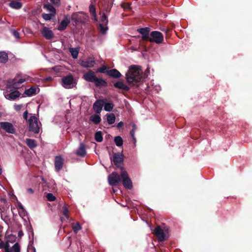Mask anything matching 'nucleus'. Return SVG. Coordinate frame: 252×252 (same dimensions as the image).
Wrapping results in <instances>:
<instances>
[{"instance_id":"1","label":"nucleus","mask_w":252,"mask_h":252,"mask_svg":"<svg viewBox=\"0 0 252 252\" xmlns=\"http://www.w3.org/2000/svg\"><path fill=\"white\" fill-rule=\"evenodd\" d=\"M126 76L128 83L135 85L141 81L142 77V72L140 67L136 65H130Z\"/></svg>"},{"instance_id":"2","label":"nucleus","mask_w":252,"mask_h":252,"mask_svg":"<svg viewBox=\"0 0 252 252\" xmlns=\"http://www.w3.org/2000/svg\"><path fill=\"white\" fill-rule=\"evenodd\" d=\"M31 117L28 119V130L29 131L34 133H38L40 131L41 123L38 121V118L32 114H30Z\"/></svg>"},{"instance_id":"3","label":"nucleus","mask_w":252,"mask_h":252,"mask_svg":"<svg viewBox=\"0 0 252 252\" xmlns=\"http://www.w3.org/2000/svg\"><path fill=\"white\" fill-rule=\"evenodd\" d=\"M75 84V81L71 74H69L62 78V85L66 89L72 88Z\"/></svg>"},{"instance_id":"4","label":"nucleus","mask_w":252,"mask_h":252,"mask_svg":"<svg viewBox=\"0 0 252 252\" xmlns=\"http://www.w3.org/2000/svg\"><path fill=\"white\" fill-rule=\"evenodd\" d=\"M148 41L157 44L161 43L163 41V35L158 31H153L150 33Z\"/></svg>"},{"instance_id":"5","label":"nucleus","mask_w":252,"mask_h":252,"mask_svg":"<svg viewBox=\"0 0 252 252\" xmlns=\"http://www.w3.org/2000/svg\"><path fill=\"white\" fill-rule=\"evenodd\" d=\"M19 77L20 75H18L14 79L8 80L7 82V88L9 89L13 88L14 89L19 88L20 84L25 81V79H19Z\"/></svg>"},{"instance_id":"6","label":"nucleus","mask_w":252,"mask_h":252,"mask_svg":"<svg viewBox=\"0 0 252 252\" xmlns=\"http://www.w3.org/2000/svg\"><path fill=\"white\" fill-rule=\"evenodd\" d=\"M121 179L124 187L128 189L132 188V182L128 177V174L126 171H122L121 172Z\"/></svg>"},{"instance_id":"7","label":"nucleus","mask_w":252,"mask_h":252,"mask_svg":"<svg viewBox=\"0 0 252 252\" xmlns=\"http://www.w3.org/2000/svg\"><path fill=\"white\" fill-rule=\"evenodd\" d=\"M113 161L115 165L121 171H123L124 167L122 164L124 162V155L120 153H114L113 155Z\"/></svg>"},{"instance_id":"8","label":"nucleus","mask_w":252,"mask_h":252,"mask_svg":"<svg viewBox=\"0 0 252 252\" xmlns=\"http://www.w3.org/2000/svg\"><path fill=\"white\" fill-rule=\"evenodd\" d=\"M121 176L116 172H113L108 177V183L112 186L118 185L121 182Z\"/></svg>"},{"instance_id":"9","label":"nucleus","mask_w":252,"mask_h":252,"mask_svg":"<svg viewBox=\"0 0 252 252\" xmlns=\"http://www.w3.org/2000/svg\"><path fill=\"white\" fill-rule=\"evenodd\" d=\"M0 128L5 130L9 133L14 134L16 132L15 128L11 123L8 122H0Z\"/></svg>"},{"instance_id":"10","label":"nucleus","mask_w":252,"mask_h":252,"mask_svg":"<svg viewBox=\"0 0 252 252\" xmlns=\"http://www.w3.org/2000/svg\"><path fill=\"white\" fill-rule=\"evenodd\" d=\"M154 234L159 242L164 241L166 239L165 234L160 226H158L155 228Z\"/></svg>"},{"instance_id":"11","label":"nucleus","mask_w":252,"mask_h":252,"mask_svg":"<svg viewBox=\"0 0 252 252\" xmlns=\"http://www.w3.org/2000/svg\"><path fill=\"white\" fill-rule=\"evenodd\" d=\"M95 62L94 58L89 57L86 60H81L80 61V65L86 68H92L95 64Z\"/></svg>"},{"instance_id":"12","label":"nucleus","mask_w":252,"mask_h":252,"mask_svg":"<svg viewBox=\"0 0 252 252\" xmlns=\"http://www.w3.org/2000/svg\"><path fill=\"white\" fill-rule=\"evenodd\" d=\"M71 20L74 22L75 25L79 23H84V16L82 13H73L71 15Z\"/></svg>"},{"instance_id":"13","label":"nucleus","mask_w":252,"mask_h":252,"mask_svg":"<svg viewBox=\"0 0 252 252\" xmlns=\"http://www.w3.org/2000/svg\"><path fill=\"white\" fill-rule=\"evenodd\" d=\"M137 31L141 33L142 36V40L144 41H148L149 36V32L150 29L148 27L142 28L138 29Z\"/></svg>"},{"instance_id":"14","label":"nucleus","mask_w":252,"mask_h":252,"mask_svg":"<svg viewBox=\"0 0 252 252\" xmlns=\"http://www.w3.org/2000/svg\"><path fill=\"white\" fill-rule=\"evenodd\" d=\"M41 33L42 35L47 39H51L54 36V34L52 31L46 27H44L41 30Z\"/></svg>"},{"instance_id":"15","label":"nucleus","mask_w":252,"mask_h":252,"mask_svg":"<svg viewBox=\"0 0 252 252\" xmlns=\"http://www.w3.org/2000/svg\"><path fill=\"white\" fill-rule=\"evenodd\" d=\"M64 160L63 158L60 156H58L55 158V167L56 171L59 172L63 168Z\"/></svg>"},{"instance_id":"16","label":"nucleus","mask_w":252,"mask_h":252,"mask_svg":"<svg viewBox=\"0 0 252 252\" xmlns=\"http://www.w3.org/2000/svg\"><path fill=\"white\" fill-rule=\"evenodd\" d=\"M104 105V100H97L93 104V109L96 114H100Z\"/></svg>"},{"instance_id":"17","label":"nucleus","mask_w":252,"mask_h":252,"mask_svg":"<svg viewBox=\"0 0 252 252\" xmlns=\"http://www.w3.org/2000/svg\"><path fill=\"white\" fill-rule=\"evenodd\" d=\"M95 72L92 70H89L83 75V78L87 82L93 83L96 78Z\"/></svg>"},{"instance_id":"18","label":"nucleus","mask_w":252,"mask_h":252,"mask_svg":"<svg viewBox=\"0 0 252 252\" xmlns=\"http://www.w3.org/2000/svg\"><path fill=\"white\" fill-rule=\"evenodd\" d=\"M69 23L70 20L65 17L58 26V30L60 31L65 30Z\"/></svg>"},{"instance_id":"19","label":"nucleus","mask_w":252,"mask_h":252,"mask_svg":"<svg viewBox=\"0 0 252 252\" xmlns=\"http://www.w3.org/2000/svg\"><path fill=\"white\" fill-rule=\"evenodd\" d=\"M106 75L114 78H119L121 76V73L116 69H112L108 70L106 72Z\"/></svg>"},{"instance_id":"20","label":"nucleus","mask_w":252,"mask_h":252,"mask_svg":"<svg viewBox=\"0 0 252 252\" xmlns=\"http://www.w3.org/2000/svg\"><path fill=\"white\" fill-rule=\"evenodd\" d=\"M96 87H106L107 86V82L102 78H98L97 77L95 79L94 82Z\"/></svg>"},{"instance_id":"21","label":"nucleus","mask_w":252,"mask_h":252,"mask_svg":"<svg viewBox=\"0 0 252 252\" xmlns=\"http://www.w3.org/2000/svg\"><path fill=\"white\" fill-rule=\"evenodd\" d=\"M114 86L116 88L121 89L125 91H128L129 90V87L122 81L116 82L114 84Z\"/></svg>"},{"instance_id":"22","label":"nucleus","mask_w":252,"mask_h":252,"mask_svg":"<svg viewBox=\"0 0 252 252\" xmlns=\"http://www.w3.org/2000/svg\"><path fill=\"white\" fill-rule=\"evenodd\" d=\"M20 95V93L18 91H15L14 92H11L8 94L5 95V97L6 99L9 100H15L17 98L19 97Z\"/></svg>"},{"instance_id":"23","label":"nucleus","mask_w":252,"mask_h":252,"mask_svg":"<svg viewBox=\"0 0 252 252\" xmlns=\"http://www.w3.org/2000/svg\"><path fill=\"white\" fill-rule=\"evenodd\" d=\"M76 154L77 155L82 157L85 156L86 155V151L84 144L82 143L80 144L79 149L76 152Z\"/></svg>"},{"instance_id":"24","label":"nucleus","mask_w":252,"mask_h":252,"mask_svg":"<svg viewBox=\"0 0 252 252\" xmlns=\"http://www.w3.org/2000/svg\"><path fill=\"white\" fill-rule=\"evenodd\" d=\"M98 114L96 113V114L93 115L90 117V120L95 125H98L101 122V119Z\"/></svg>"},{"instance_id":"25","label":"nucleus","mask_w":252,"mask_h":252,"mask_svg":"<svg viewBox=\"0 0 252 252\" xmlns=\"http://www.w3.org/2000/svg\"><path fill=\"white\" fill-rule=\"evenodd\" d=\"M9 5L12 8L19 9L22 7V3L21 2L12 0L9 3Z\"/></svg>"},{"instance_id":"26","label":"nucleus","mask_w":252,"mask_h":252,"mask_svg":"<svg viewBox=\"0 0 252 252\" xmlns=\"http://www.w3.org/2000/svg\"><path fill=\"white\" fill-rule=\"evenodd\" d=\"M106 117L107 118V121L109 125L113 124L116 120V117L114 114L113 113H109L107 114L106 115Z\"/></svg>"},{"instance_id":"27","label":"nucleus","mask_w":252,"mask_h":252,"mask_svg":"<svg viewBox=\"0 0 252 252\" xmlns=\"http://www.w3.org/2000/svg\"><path fill=\"white\" fill-rule=\"evenodd\" d=\"M7 61V54L4 51H0V63H5Z\"/></svg>"},{"instance_id":"28","label":"nucleus","mask_w":252,"mask_h":252,"mask_svg":"<svg viewBox=\"0 0 252 252\" xmlns=\"http://www.w3.org/2000/svg\"><path fill=\"white\" fill-rule=\"evenodd\" d=\"M26 144L30 149H33L37 146L35 140L32 139H27Z\"/></svg>"},{"instance_id":"29","label":"nucleus","mask_w":252,"mask_h":252,"mask_svg":"<svg viewBox=\"0 0 252 252\" xmlns=\"http://www.w3.org/2000/svg\"><path fill=\"white\" fill-rule=\"evenodd\" d=\"M36 89L34 87H32L30 89L25 91V94L28 96H32L36 94Z\"/></svg>"},{"instance_id":"30","label":"nucleus","mask_w":252,"mask_h":252,"mask_svg":"<svg viewBox=\"0 0 252 252\" xmlns=\"http://www.w3.org/2000/svg\"><path fill=\"white\" fill-rule=\"evenodd\" d=\"M100 22L101 23H100L99 25H105L106 26H107L108 24V19L105 13H102L100 18Z\"/></svg>"},{"instance_id":"31","label":"nucleus","mask_w":252,"mask_h":252,"mask_svg":"<svg viewBox=\"0 0 252 252\" xmlns=\"http://www.w3.org/2000/svg\"><path fill=\"white\" fill-rule=\"evenodd\" d=\"M69 50L72 58L74 59H77L78 56L79 50L75 48H70Z\"/></svg>"},{"instance_id":"32","label":"nucleus","mask_w":252,"mask_h":252,"mask_svg":"<svg viewBox=\"0 0 252 252\" xmlns=\"http://www.w3.org/2000/svg\"><path fill=\"white\" fill-rule=\"evenodd\" d=\"M94 139L96 141L98 142H101L103 140L102 133L101 131H98L95 132L94 135Z\"/></svg>"},{"instance_id":"33","label":"nucleus","mask_w":252,"mask_h":252,"mask_svg":"<svg viewBox=\"0 0 252 252\" xmlns=\"http://www.w3.org/2000/svg\"><path fill=\"white\" fill-rule=\"evenodd\" d=\"M114 142L118 147H121L123 144V140L120 136H116L114 138Z\"/></svg>"},{"instance_id":"34","label":"nucleus","mask_w":252,"mask_h":252,"mask_svg":"<svg viewBox=\"0 0 252 252\" xmlns=\"http://www.w3.org/2000/svg\"><path fill=\"white\" fill-rule=\"evenodd\" d=\"M43 8L47 9L49 11L51 12V14H53V15H55L56 9L52 5L49 4H44L43 6Z\"/></svg>"},{"instance_id":"35","label":"nucleus","mask_w":252,"mask_h":252,"mask_svg":"<svg viewBox=\"0 0 252 252\" xmlns=\"http://www.w3.org/2000/svg\"><path fill=\"white\" fill-rule=\"evenodd\" d=\"M98 29H99L100 32L102 34H105L108 30V28L107 26H106L105 25H99Z\"/></svg>"},{"instance_id":"36","label":"nucleus","mask_w":252,"mask_h":252,"mask_svg":"<svg viewBox=\"0 0 252 252\" xmlns=\"http://www.w3.org/2000/svg\"><path fill=\"white\" fill-rule=\"evenodd\" d=\"M104 109L106 111L110 112L112 110L114 107V104L111 102H108L105 104L104 103Z\"/></svg>"},{"instance_id":"37","label":"nucleus","mask_w":252,"mask_h":252,"mask_svg":"<svg viewBox=\"0 0 252 252\" xmlns=\"http://www.w3.org/2000/svg\"><path fill=\"white\" fill-rule=\"evenodd\" d=\"M108 67L105 65H103L100 68H98L96 70V73L100 72V73L106 74L107 71L108 70Z\"/></svg>"},{"instance_id":"38","label":"nucleus","mask_w":252,"mask_h":252,"mask_svg":"<svg viewBox=\"0 0 252 252\" xmlns=\"http://www.w3.org/2000/svg\"><path fill=\"white\" fill-rule=\"evenodd\" d=\"M82 229V227L79 222L72 225V229L75 233H77L79 230Z\"/></svg>"},{"instance_id":"39","label":"nucleus","mask_w":252,"mask_h":252,"mask_svg":"<svg viewBox=\"0 0 252 252\" xmlns=\"http://www.w3.org/2000/svg\"><path fill=\"white\" fill-rule=\"evenodd\" d=\"M11 252H20V246L19 243H16L10 250Z\"/></svg>"},{"instance_id":"40","label":"nucleus","mask_w":252,"mask_h":252,"mask_svg":"<svg viewBox=\"0 0 252 252\" xmlns=\"http://www.w3.org/2000/svg\"><path fill=\"white\" fill-rule=\"evenodd\" d=\"M42 18L45 20H50L52 19V17L53 16H54L55 15H53V14H46V13H43L42 14Z\"/></svg>"},{"instance_id":"41","label":"nucleus","mask_w":252,"mask_h":252,"mask_svg":"<svg viewBox=\"0 0 252 252\" xmlns=\"http://www.w3.org/2000/svg\"><path fill=\"white\" fill-rule=\"evenodd\" d=\"M132 128L130 131V134L132 137H134L135 136V131L137 129V127L136 125L134 123L132 124Z\"/></svg>"},{"instance_id":"42","label":"nucleus","mask_w":252,"mask_h":252,"mask_svg":"<svg viewBox=\"0 0 252 252\" xmlns=\"http://www.w3.org/2000/svg\"><path fill=\"white\" fill-rule=\"evenodd\" d=\"M47 200L49 201H53L55 200L56 197L51 193H48L46 195Z\"/></svg>"},{"instance_id":"43","label":"nucleus","mask_w":252,"mask_h":252,"mask_svg":"<svg viewBox=\"0 0 252 252\" xmlns=\"http://www.w3.org/2000/svg\"><path fill=\"white\" fill-rule=\"evenodd\" d=\"M89 11H90V13L91 15H95V13H96L95 7L94 5L91 4L90 5Z\"/></svg>"},{"instance_id":"44","label":"nucleus","mask_w":252,"mask_h":252,"mask_svg":"<svg viewBox=\"0 0 252 252\" xmlns=\"http://www.w3.org/2000/svg\"><path fill=\"white\" fill-rule=\"evenodd\" d=\"M121 6L126 10H129L131 9L130 4L129 3H122Z\"/></svg>"},{"instance_id":"45","label":"nucleus","mask_w":252,"mask_h":252,"mask_svg":"<svg viewBox=\"0 0 252 252\" xmlns=\"http://www.w3.org/2000/svg\"><path fill=\"white\" fill-rule=\"evenodd\" d=\"M9 241L7 240L6 242V243L4 244V249L5 252H11V251H10V249L9 248L10 246H9Z\"/></svg>"},{"instance_id":"46","label":"nucleus","mask_w":252,"mask_h":252,"mask_svg":"<svg viewBox=\"0 0 252 252\" xmlns=\"http://www.w3.org/2000/svg\"><path fill=\"white\" fill-rule=\"evenodd\" d=\"M68 210L66 207H63V214L64 217L67 219H69V216L68 215Z\"/></svg>"},{"instance_id":"47","label":"nucleus","mask_w":252,"mask_h":252,"mask_svg":"<svg viewBox=\"0 0 252 252\" xmlns=\"http://www.w3.org/2000/svg\"><path fill=\"white\" fill-rule=\"evenodd\" d=\"M111 8H112V5L111 4L109 5V3H108L107 5L106 6H105L104 7V11L106 13H109L111 11Z\"/></svg>"},{"instance_id":"48","label":"nucleus","mask_w":252,"mask_h":252,"mask_svg":"<svg viewBox=\"0 0 252 252\" xmlns=\"http://www.w3.org/2000/svg\"><path fill=\"white\" fill-rule=\"evenodd\" d=\"M23 107L22 104H15L14 105V109L17 111H20Z\"/></svg>"},{"instance_id":"49","label":"nucleus","mask_w":252,"mask_h":252,"mask_svg":"<svg viewBox=\"0 0 252 252\" xmlns=\"http://www.w3.org/2000/svg\"><path fill=\"white\" fill-rule=\"evenodd\" d=\"M13 35L17 39L20 38V34L16 30L12 31Z\"/></svg>"},{"instance_id":"50","label":"nucleus","mask_w":252,"mask_h":252,"mask_svg":"<svg viewBox=\"0 0 252 252\" xmlns=\"http://www.w3.org/2000/svg\"><path fill=\"white\" fill-rule=\"evenodd\" d=\"M28 110H26L24 113H23V118L24 120H26V121L28 122Z\"/></svg>"},{"instance_id":"51","label":"nucleus","mask_w":252,"mask_h":252,"mask_svg":"<svg viewBox=\"0 0 252 252\" xmlns=\"http://www.w3.org/2000/svg\"><path fill=\"white\" fill-rule=\"evenodd\" d=\"M162 32H165L166 33H167L169 32L170 31V29L168 28H163V29H160Z\"/></svg>"},{"instance_id":"52","label":"nucleus","mask_w":252,"mask_h":252,"mask_svg":"<svg viewBox=\"0 0 252 252\" xmlns=\"http://www.w3.org/2000/svg\"><path fill=\"white\" fill-rule=\"evenodd\" d=\"M50 1L54 4H59L60 2V0H50Z\"/></svg>"},{"instance_id":"53","label":"nucleus","mask_w":252,"mask_h":252,"mask_svg":"<svg viewBox=\"0 0 252 252\" xmlns=\"http://www.w3.org/2000/svg\"><path fill=\"white\" fill-rule=\"evenodd\" d=\"M18 209H21L22 211H24V208L20 202L18 203Z\"/></svg>"},{"instance_id":"54","label":"nucleus","mask_w":252,"mask_h":252,"mask_svg":"<svg viewBox=\"0 0 252 252\" xmlns=\"http://www.w3.org/2000/svg\"><path fill=\"white\" fill-rule=\"evenodd\" d=\"M124 125V123L123 122H119L118 125H117V127L118 128H120L122 126H123Z\"/></svg>"},{"instance_id":"55","label":"nucleus","mask_w":252,"mask_h":252,"mask_svg":"<svg viewBox=\"0 0 252 252\" xmlns=\"http://www.w3.org/2000/svg\"><path fill=\"white\" fill-rule=\"evenodd\" d=\"M4 243L1 240L0 241V249L4 248Z\"/></svg>"},{"instance_id":"56","label":"nucleus","mask_w":252,"mask_h":252,"mask_svg":"<svg viewBox=\"0 0 252 252\" xmlns=\"http://www.w3.org/2000/svg\"><path fill=\"white\" fill-rule=\"evenodd\" d=\"M27 191L29 193H31V194H32L34 192V190L31 189V188H29L27 189Z\"/></svg>"},{"instance_id":"57","label":"nucleus","mask_w":252,"mask_h":252,"mask_svg":"<svg viewBox=\"0 0 252 252\" xmlns=\"http://www.w3.org/2000/svg\"><path fill=\"white\" fill-rule=\"evenodd\" d=\"M92 16L94 18V20L95 22H96L97 21V16H96V13H95V15H92Z\"/></svg>"},{"instance_id":"58","label":"nucleus","mask_w":252,"mask_h":252,"mask_svg":"<svg viewBox=\"0 0 252 252\" xmlns=\"http://www.w3.org/2000/svg\"><path fill=\"white\" fill-rule=\"evenodd\" d=\"M23 235V233L22 232V231H20L19 232H18V236L19 237H21Z\"/></svg>"},{"instance_id":"59","label":"nucleus","mask_w":252,"mask_h":252,"mask_svg":"<svg viewBox=\"0 0 252 252\" xmlns=\"http://www.w3.org/2000/svg\"><path fill=\"white\" fill-rule=\"evenodd\" d=\"M46 80L47 81H51L52 80V78L51 77H47Z\"/></svg>"},{"instance_id":"60","label":"nucleus","mask_w":252,"mask_h":252,"mask_svg":"<svg viewBox=\"0 0 252 252\" xmlns=\"http://www.w3.org/2000/svg\"><path fill=\"white\" fill-rule=\"evenodd\" d=\"M132 138L133 142L134 143H136V138H135V136L134 137H132Z\"/></svg>"},{"instance_id":"61","label":"nucleus","mask_w":252,"mask_h":252,"mask_svg":"<svg viewBox=\"0 0 252 252\" xmlns=\"http://www.w3.org/2000/svg\"><path fill=\"white\" fill-rule=\"evenodd\" d=\"M1 116H2V114H1V113L0 112V118L1 117Z\"/></svg>"}]
</instances>
